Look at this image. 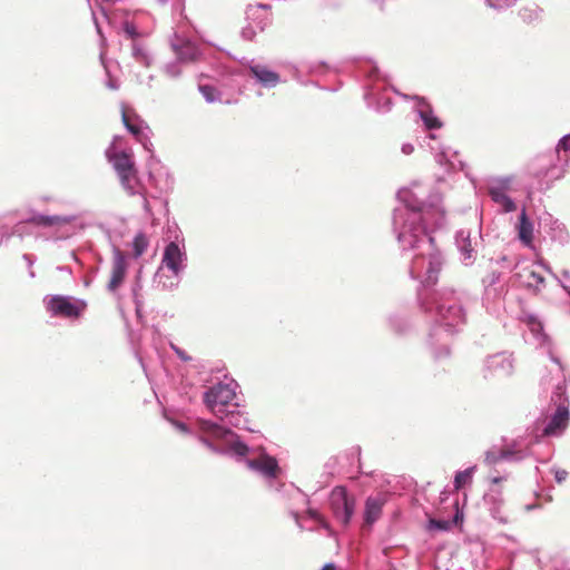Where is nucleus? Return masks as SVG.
I'll return each mask as SVG.
<instances>
[{
  "mask_svg": "<svg viewBox=\"0 0 570 570\" xmlns=\"http://www.w3.org/2000/svg\"><path fill=\"white\" fill-rule=\"evenodd\" d=\"M544 284V277L534 271L527 272V286L532 287L535 293L539 292L540 286Z\"/></svg>",
  "mask_w": 570,
  "mask_h": 570,
  "instance_id": "obj_19",
  "label": "nucleus"
},
{
  "mask_svg": "<svg viewBox=\"0 0 570 570\" xmlns=\"http://www.w3.org/2000/svg\"><path fill=\"white\" fill-rule=\"evenodd\" d=\"M85 308V304L81 306L73 304L69 298L63 296H53L48 302V309L55 316H61L67 318H78Z\"/></svg>",
  "mask_w": 570,
  "mask_h": 570,
  "instance_id": "obj_5",
  "label": "nucleus"
},
{
  "mask_svg": "<svg viewBox=\"0 0 570 570\" xmlns=\"http://www.w3.org/2000/svg\"><path fill=\"white\" fill-rule=\"evenodd\" d=\"M199 90H200V92L203 94V96L205 97V99L208 102L215 101V99H216V96H215L216 90H215L214 87L208 86V85H204V86L199 87Z\"/></svg>",
  "mask_w": 570,
  "mask_h": 570,
  "instance_id": "obj_23",
  "label": "nucleus"
},
{
  "mask_svg": "<svg viewBox=\"0 0 570 570\" xmlns=\"http://www.w3.org/2000/svg\"><path fill=\"white\" fill-rule=\"evenodd\" d=\"M490 196L495 203L502 205L504 212L510 213L517 209V205L514 204V202L501 189L491 188Z\"/></svg>",
  "mask_w": 570,
  "mask_h": 570,
  "instance_id": "obj_15",
  "label": "nucleus"
},
{
  "mask_svg": "<svg viewBox=\"0 0 570 570\" xmlns=\"http://www.w3.org/2000/svg\"><path fill=\"white\" fill-rule=\"evenodd\" d=\"M502 481H503V478H502V476H494V478H492V480H491V482H492L493 484H498V483H500V482H502Z\"/></svg>",
  "mask_w": 570,
  "mask_h": 570,
  "instance_id": "obj_30",
  "label": "nucleus"
},
{
  "mask_svg": "<svg viewBox=\"0 0 570 570\" xmlns=\"http://www.w3.org/2000/svg\"><path fill=\"white\" fill-rule=\"evenodd\" d=\"M232 449L237 455H240V456H244L248 453V446L240 441L234 442L232 445Z\"/></svg>",
  "mask_w": 570,
  "mask_h": 570,
  "instance_id": "obj_24",
  "label": "nucleus"
},
{
  "mask_svg": "<svg viewBox=\"0 0 570 570\" xmlns=\"http://www.w3.org/2000/svg\"><path fill=\"white\" fill-rule=\"evenodd\" d=\"M247 465L268 479H276L281 472L276 459L266 453H262L256 459L248 460Z\"/></svg>",
  "mask_w": 570,
  "mask_h": 570,
  "instance_id": "obj_6",
  "label": "nucleus"
},
{
  "mask_svg": "<svg viewBox=\"0 0 570 570\" xmlns=\"http://www.w3.org/2000/svg\"><path fill=\"white\" fill-rule=\"evenodd\" d=\"M330 504L335 518L347 525L355 509L354 498L348 495L344 487H335L330 495Z\"/></svg>",
  "mask_w": 570,
  "mask_h": 570,
  "instance_id": "obj_1",
  "label": "nucleus"
},
{
  "mask_svg": "<svg viewBox=\"0 0 570 570\" xmlns=\"http://www.w3.org/2000/svg\"><path fill=\"white\" fill-rule=\"evenodd\" d=\"M75 220L72 216H61V215H42L35 214L26 220L19 222L13 227V233L20 234L24 227V225L29 224L36 227L50 228L55 230H59L60 228L70 225Z\"/></svg>",
  "mask_w": 570,
  "mask_h": 570,
  "instance_id": "obj_4",
  "label": "nucleus"
},
{
  "mask_svg": "<svg viewBox=\"0 0 570 570\" xmlns=\"http://www.w3.org/2000/svg\"><path fill=\"white\" fill-rule=\"evenodd\" d=\"M236 394L228 384H217L204 394L206 406L217 416L224 413V407L233 402Z\"/></svg>",
  "mask_w": 570,
  "mask_h": 570,
  "instance_id": "obj_2",
  "label": "nucleus"
},
{
  "mask_svg": "<svg viewBox=\"0 0 570 570\" xmlns=\"http://www.w3.org/2000/svg\"><path fill=\"white\" fill-rule=\"evenodd\" d=\"M440 269V263L436 259H431L429 262V269H428V278L426 281L430 283H435L436 281V273Z\"/></svg>",
  "mask_w": 570,
  "mask_h": 570,
  "instance_id": "obj_21",
  "label": "nucleus"
},
{
  "mask_svg": "<svg viewBox=\"0 0 570 570\" xmlns=\"http://www.w3.org/2000/svg\"><path fill=\"white\" fill-rule=\"evenodd\" d=\"M126 275V261L124 254L116 249L114 253V263L111 269V277L108 283V289L115 291L124 282Z\"/></svg>",
  "mask_w": 570,
  "mask_h": 570,
  "instance_id": "obj_7",
  "label": "nucleus"
},
{
  "mask_svg": "<svg viewBox=\"0 0 570 570\" xmlns=\"http://www.w3.org/2000/svg\"><path fill=\"white\" fill-rule=\"evenodd\" d=\"M473 471H474V468H469L464 471L456 473L455 479H454L455 490H460L463 485L471 482Z\"/></svg>",
  "mask_w": 570,
  "mask_h": 570,
  "instance_id": "obj_18",
  "label": "nucleus"
},
{
  "mask_svg": "<svg viewBox=\"0 0 570 570\" xmlns=\"http://www.w3.org/2000/svg\"><path fill=\"white\" fill-rule=\"evenodd\" d=\"M559 148H562L564 150H570V135L563 137L558 145Z\"/></svg>",
  "mask_w": 570,
  "mask_h": 570,
  "instance_id": "obj_27",
  "label": "nucleus"
},
{
  "mask_svg": "<svg viewBox=\"0 0 570 570\" xmlns=\"http://www.w3.org/2000/svg\"><path fill=\"white\" fill-rule=\"evenodd\" d=\"M569 422V410L567 406L559 405L552 415L550 422L544 428L546 435H554L562 432Z\"/></svg>",
  "mask_w": 570,
  "mask_h": 570,
  "instance_id": "obj_8",
  "label": "nucleus"
},
{
  "mask_svg": "<svg viewBox=\"0 0 570 570\" xmlns=\"http://www.w3.org/2000/svg\"><path fill=\"white\" fill-rule=\"evenodd\" d=\"M494 8H502L512 4L515 0H488Z\"/></svg>",
  "mask_w": 570,
  "mask_h": 570,
  "instance_id": "obj_25",
  "label": "nucleus"
},
{
  "mask_svg": "<svg viewBox=\"0 0 570 570\" xmlns=\"http://www.w3.org/2000/svg\"><path fill=\"white\" fill-rule=\"evenodd\" d=\"M183 254L175 242H170L164 252L163 265L169 268L174 275H178L181 269Z\"/></svg>",
  "mask_w": 570,
  "mask_h": 570,
  "instance_id": "obj_9",
  "label": "nucleus"
},
{
  "mask_svg": "<svg viewBox=\"0 0 570 570\" xmlns=\"http://www.w3.org/2000/svg\"><path fill=\"white\" fill-rule=\"evenodd\" d=\"M111 160L122 187L130 194H134L135 185L137 183V170L131 156L127 153H118L114 155Z\"/></svg>",
  "mask_w": 570,
  "mask_h": 570,
  "instance_id": "obj_3",
  "label": "nucleus"
},
{
  "mask_svg": "<svg viewBox=\"0 0 570 570\" xmlns=\"http://www.w3.org/2000/svg\"><path fill=\"white\" fill-rule=\"evenodd\" d=\"M121 120L125 127L128 129V131L139 139L141 135V128L139 126V116L135 114L134 111H128L126 107H122L121 109Z\"/></svg>",
  "mask_w": 570,
  "mask_h": 570,
  "instance_id": "obj_12",
  "label": "nucleus"
},
{
  "mask_svg": "<svg viewBox=\"0 0 570 570\" xmlns=\"http://www.w3.org/2000/svg\"><path fill=\"white\" fill-rule=\"evenodd\" d=\"M196 424L199 431L216 439H223L229 432L222 425L204 419H198Z\"/></svg>",
  "mask_w": 570,
  "mask_h": 570,
  "instance_id": "obj_11",
  "label": "nucleus"
},
{
  "mask_svg": "<svg viewBox=\"0 0 570 570\" xmlns=\"http://www.w3.org/2000/svg\"><path fill=\"white\" fill-rule=\"evenodd\" d=\"M450 527H451L450 521L436 520V519H430V521H429V529H436V530L445 531V530H449Z\"/></svg>",
  "mask_w": 570,
  "mask_h": 570,
  "instance_id": "obj_22",
  "label": "nucleus"
},
{
  "mask_svg": "<svg viewBox=\"0 0 570 570\" xmlns=\"http://www.w3.org/2000/svg\"><path fill=\"white\" fill-rule=\"evenodd\" d=\"M125 31L130 38H135L137 36V31L134 24L126 23L125 24Z\"/></svg>",
  "mask_w": 570,
  "mask_h": 570,
  "instance_id": "obj_28",
  "label": "nucleus"
},
{
  "mask_svg": "<svg viewBox=\"0 0 570 570\" xmlns=\"http://www.w3.org/2000/svg\"><path fill=\"white\" fill-rule=\"evenodd\" d=\"M132 247L135 257L141 256L148 247V239L146 235L142 233L137 234L134 238Z\"/></svg>",
  "mask_w": 570,
  "mask_h": 570,
  "instance_id": "obj_17",
  "label": "nucleus"
},
{
  "mask_svg": "<svg viewBox=\"0 0 570 570\" xmlns=\"http://www.w3.org/2000/svg\"><path fill=\"white\" fill-rule=\"evenodd\" d=\"M519 238L527 245L531 244L533 238V226L528 219L525 210L523 209L519 219Z\"/></svg>",
  "mask_w": 570,
  "mask_h": 570,
  "instance_id": "obj_13",
  "label": "nucleus"
},
{
  "mask_svg": "<svg viewBox=\"0 0 570 570\" xmlns=\"http://www.w3.org/2000/svg\"><path fill=\"white\" fill-rule=\"evenodd\" d=\"M382 512V503L377 499L368 498L365 503V522L372 524L375 522Z\"/></svg>",
  "mask_w": 570,
  "mask_h": 570,
  "instance_id": "obj_14",
  "label": "nucleus"
},
{
  "mask_svg": "<svg viewBox=\"0 0 570 570\" xmlns=\"http://www.w3.org/2000/svg\"><path fill=\"white\" fill-rule=\"evenodd\" d=\"M421 116L428 129H439L442 127L440 119L432 112H422Z\"/></svg>",
  "mask_w": 570,
  "mask_h": 570,
  "instance_id": "obj_20",
  "label": "nucleus"
},
{
  "mask_svg": "<svg viewBox=\"0 0 570 570\" xmlns=\"http://www.w3.org/2000/svg\"><path fill=\"white\" fill-rule=\"evenodd\" d=\"M568 478V472L566 470L559 469L554 471V479L560 484L566 481Z\"/></svg>",
  "mask_w": 570,
  "mask_h": 570,
  "instance_id": "obj_26",
  "label": "nucleus"
},
{
  "mask_svg": "<svg viewBox=\"0 0 570 570\" xmlns=\"http://www.w3.org/2000/svg\"><path fill=\"white\" fill-rule=\"evenodd\" d=\"M250 72L255 76V78L267 87H275L279 81L278 73L267 69L263 66H254L250 68Z\"/></svg>",
  "mask_w": 570,
  "mask_h": 570,
  "instance_id": "obj_10",
  "label": "nucleus"
},
{
  "mask_svg": "<svg viewBox=\"0 0 570 570\" xmlns=\"http://www.w3.org/2000/svg\"><path fill=\"white\" fill-rule=\"evenodd\" d=\"M512 451L509 449L502 448L499 450H490L485 453V463L489 465L497 464L501 460H504L512 455Z\"/></svg>",
  "mask_w": 570,
  "mask_h": 570,
  "instance_id": "obj_16",
  "label": "nucleus"
},
{
  "mask_svg": "<svg viewBox=\"0 0 570 570\" xmlns=\"http://www.w3.org/2000/svg\"><path fill=\"white\" fill-rule=\"evenodd\" d=\"M322 570H336V567L334 563H327L323 567Z\"/></svg>",
  "mask_w": 570,
  "mask_h": 570,
  "instance_id": "obj_29",
  "label": "nucleus"
}]
</instances>
